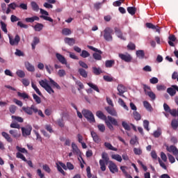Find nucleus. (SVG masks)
Wrapping results in <instances>:
<instances>
[{
  "mask_svg": "<svg viewBox=\"0 0 178 178\" xmlns=\"http://www.w3.org/2000/svg\"><path fill=\"white\" fill-rule=\"evenodd\" d=\"M102 159L99 160L100 169L102 172H105L106 170V165H108L111 161H109V157L108 156V154L103 152L102 154Z\"/></svg>",
  "mask_w": 178,
  "mask_h": 178,
  "instance_id": "obj_1",
  "label": "nucleus"
},
{
  "mask_svg": "<svg viewBox=\"0 0 178 178\" xmlns=\"http://www.w3.org/2000/svg\"><path fill=\"white\" fill-rule=\"evenodd\" d=\"M82 115L84 118L87 119L88 122L90 123H95V118H94V114L90 110L83 109L82 111Z\"/></svg>",
  "mask_w": 178,
  "mask_h": 178,
  "instance_id": "obj_2",
  "label": "nucleus"
},
{
  "mask_svg": "<svg viewBox=\"0 0 178 178\" xmlns=\"http://www.w3.org/2000/svg\"><path fill=\"white\" fill-rule=\"evenodd\" d=\"M88 48L92 51H94L95 52H97L93 54V58L95 59V60H102V56H101V55H102V51L101 50H99L98 49L90 45H88Z\"/></svg>",
  "mask_w": 178,
  "mask_h": 178,
  "instance_id": "obj_3",
  "label": "nucleus"
},
{
  "mask_svg": "<svg viewBox=\"0 0 178 178\" xmlns=\"http://www.w3.org/2000/svg\"><path fill=\"white\" fill-rule=\"evenodd\" d=\"M104 38L106 41H112L113 38L112 37V33H113V29L110 27H106L104 31Z\"/></svg>",
  "mask_w": 178,
  "mask_h": 178,
  "instance_id": "obj_4",
  "label": "nucleus"
},
{
  "mask_svg": "<svg viewBox=\"0 0 178 178\" xmlns=\"http://www.w3.org/2000/svg\"><path fill=\"white\" fill-rule=\"evenodd\" d=\"M39 84L40 86H41V87H42V88H44V90H46L49 92V94H54L55 92V91H54V89H52L51 86L48 84V82H47V81L41 80L40 81H39Z\"/></svg>",
  "mask_w": 178,
  "mask_h": 178,
  "instance_id": "obj_5",
  "label": "nucleus"
},
{
  "mask_svg": "<svg viewBox=\"0 0 178 178\" xmlns=\"http://www.w3.org/2000/svg\"><path fill=\"white\" fill-rule=\"evenodd\" d=\"M40 10L42 15L40 16V19H43L44 20H47V22H54V19H52V18H51L50 17H48L49 16V13H48L47 10L42 8H40Z\"/></svg>",
  "mask_w": 178,
  "mask_h": 178,
  "instance_id": "obj_6",
  "label": "nucleus"
},
{
  "mask_svg": "<svg viewBox=\"0 0 178 178\" xmlns=\"http://www.w3.org/2000/svg\"><path fill=\"white\" fill-rule=\"evenodd\" d=\"M22 110H24V113H27V115H33V111L34 113L38 112V108L34 105H32L31 107H22Z\"/></svg>",
  "mask_w": 178,
  "mask_h": 178,
  "instance_id": "obj_7",
  "label": "nucleus"
},
{
  "mask_svg": "<svg viewBox=\"0 0 178 178\" xmlns=\"http://www.w3.org/2000/svg\"><path fill=\"white\" fill-rule=\"evenodd\" d=\"M31 130H33V127H31L30 125H28L26 127H22L23 137H27V136H30L31 134Z\"/></svg>",
  "mask_w": 178,
  "mask_h": 178,
  "instance_id": "obj_8",
  "label": "nucleus"
},
{
  "mask_svg": "<svg viewBox=\"0 0 178 178\" xmlns=\"http://www.w3.org/2000/svg\"><path fill=\"white\" fill-rule=\"evenodd\" d=\"M165 147H166V150L168 152H172L173 154V155H175V156H177V155H178V149H177V147H176V146L170 145L169 147V145H165Z\"/></svg>",
  "mask_w": 178,
  "mask_h": 178,
  "instance_id": "obj_9",
  "label": "nucleus"
},
{
  "mask_svg": "<svg viewBox=\"0 0 178 178\" xmlns=\"http://www.w3.org/2000/svg\"><path fill=\"white\" fill-rule=\"evenodd\" d=\"M8 37L10 45H19V42H20V36L19 35H16L14 40L9 35Z\"/></svg>",
  "mask_w": 178,
  "mask_h": 178,
  "instance_id": "obj_10",
  "label": "nucleus"
},
{
  "mask_svg": "<svg viewBox=\"0 0 178 178\" xmlns=\"http://www.w3.org/2000/svg\"><path fill=\"white\" fill-rule=\"evenodd\" d=\"M119 56L122 60H124V62H127V63L131 62V60L133 59L131 56L129 54H120Z\"/></svg>",
  "mask_w": 178,
  "mask_h": 178,
  "instance_id": "obj_11",
  "label": "nucleus"
},
{
  "mask_svg": "<svg viewBox=\"0 0 178 178\" xmlns=\"http://www.w3.org/2000/svg\"><path fill=\"white\" fill-rule=\"evenodd\" d=\"M117 90L118 91V95L124 97V95L123 94L126 92V88L123 85L120 84L118 85Z\"/></svg>",
  "mask_w": 178,
  "mask_h": 178,
  "instance_id": "obj_12",
  "label": "nucleus"
},
{
  "mask_svg": "<svg viewBox=\"0 0 178 178\" xmlns=\"http://www.w3.org/2000/svg\"><path fill=\"white\" fill-rule=\"evenodd\" d=\"M115 33L117 37H118V38H120V40H122V41H126V37L123 35V33H122V31H120L119 28L118 27L115 28Z\"/></svg>",
  "mask_w": 178,
  "mask_h": 178,
  "instance_id": "obj_13",
  "label": "nucleus"
},
{
  "mask_svg": "<svg viewBox=\"0 0 178 178\" xmlns=\"http://www.w3.org/2000/svg\"><path fill=\"white\" fill-rule=\"evenodd\" d=\"M108 168L110 170V172H111V173H115V172H118V166L112 161H109Z\"/></svg>",
  "mask_w": 178,
  "mask_h": 178,
  "instance_id": "obj_14",
  "label": "nucleus"
},
{
  "mask_svg": "<svg viewBox=\"0 0 178 178\" xmlns=\"http://www.w3.org/2000/svg\"><path fill=\"white\" fill-rule=\"evenodd\" d=\"M56 57L60 63H62L63 65H67V61H66V58H65V56H62V54L56 53Z\"/></svg>",
  "mask_w": 178,
  "mask_h": 178,
  "instance_id": "obj_15",
  "label": "nucleus"
},
{
  "mask_svg": "<svg viewBox=\"0 0 178 178\" xmlns=\"http://www.w3.org/2000/svg\"><path fill=\"white\" fill-rule=\"evenodd\" d=\"M105 109L106 112L109 113V115H111V116H118V113L116 111L109 106L105 107Z\"/></svg>",
  "mask_w": 178,
  "mask_h": 178,
  "instance_id": "obj_16",
  "label": "nucleus"
},
{
  "mask_svg": "<svg viewBox=\"0 0 178 178\" xmlns=\"http://www.w3.org/2000/svg\"><path fill=\"white\" fill-rule=\"evenodd\" d=\"M38 20H40V17L38 16H33L25 19V22H26V23H34V22H38Z\"/></svg>",
  "mask_w": 178,
  "mask_h": 178,
  "instance_id": "obj_17",
  "label": "nucleus"
},
{
  "mask_svg": "<svg viewBox=\"0 0 178 178\" xmlns=\"http://www.w3.org/2000/svg\"><path fill=\"white\" fill-rule=\"evenodd\" d=\"M72 148L73 154H75L76 155H80V154H81L80 149H79V147H77L76 143H72Z\"/></svg>",
  "mask_w": 178,
  "mask_h": 178,
  "instance_id": "obj_18",
  "label": "nucleus"
},
{
  "mask_svg": "<svg viewBox=\"0 0 178 178\" xmlns=\"http://www.w3.org/2000/svg\"><path fill=\"white\" fill-rule=\"evenodd\" d=\"M78 73H79L80 76L84 79H87V77H88V73L83 68H79L78 70Z\"/></svg>",
  "mask_w": 178,
  "mask_h": 178,
  "instance_id": "obj_19",
  "label": "nucleus"
},
{
  "mask_svg": "<svg viewBox=\"0 0 178 178\" xmlns=\"http://www.w3.org/2000/svg\"><path fill=\"white\" fill-rule=\"evenodd\" d=\"M10 134L13 136L15 138H17V137H20V131L19 130H15L12 129L9 131Z\"/></svg>",
  "mask_w": 178,
  "mask_h": 178,
  "instance_id": "obj_20",
  "label": "nucleus"
},
{
  "mask_svg": "<svg viewBox=\"0 0 178 178\" xmlns=\"http://www.w3.org/2000/svg\"><path fill=\"white\" fill-rule=\"evenodd\" d=\"M64 41L68 45H74L76 44V40L72 38H65Z\"/></svg>",
  "mask_w": 178,
  "mask_h": 178,
  "instance_id": "obj_21",
  "label": "nucleus"
},
{
  "mask_svg": "<svg viewBox=\"0 0 178 178\" xmlns=\"http://www.w3.org/2000/svg\"><path fill=\"white\" fill-rule=\"evenodd\" d=\"M92 72L95 76H99L101 73H102V70H101L100 67H92Z\"/></svg>",
  "mask_w": 178,
  "mask_h": 178,
  "instance_id": "obj_22",
  "label": "nucleus"
},
{
  "mask_svg": "<svg viewBox=\"0 0 178 178\" xmlns=\"http://www.w3.org/2000/svg\"><path fill=\"white\" fill-rule=\"evenodd\" d=\"M25 67L28 72H34L35 70L33 65L29 62L25 63Z\"/></svg>",
  "mask_w": 178,
  "mask_h": 178,
  "instance_id": "obj_23",
  "label": "nucleus"
},
{
  "mask_svg": "<svg viewBox=\"0 0 178 178\" xmlns=\"http://www.w3.org/2000/svg\"><path fill=\"white\" fill-rule=\"evenodd\" d=\"M136 56L137 58H139V59H144L145 57V53H144V50L136 51Z\"/></svg>",
  "mask_w": 178,
  "mask_h": 178,
  "instance_id": "obj_24",
  "label": "nucleus"
},
{
  "mask_svg": "<svg viewBox=\"0 0 178 178\" xmlns=\"http://www.w3.org/2000/svg\"><path fill=\"white\" fill-rule=\"evenodd\" d=\"M91 136H92L95 143H98L101 141V139L99 138V136H98V135L95 131H91Z\"/></svg>",
  "mask_w": 178,
  "mask_h": 178,
  "instance_id": "obj_25",
  "label": "nucleus"
},
{
  "mask_svg": "<svg viewBox=\"0 0 178 178\" xmlns=\"http://www.w3.org/2000/svg\"><path fill=\"white\" fill-rule=\"evenodd\" d=\"M127 10L129 13V15H131V16H134V15H136V12H137V8H136V7H128L127 8Z\"/></svg>",
  "mask_w": 178,
  "mask_h": 178,
  "instance_id": "obj_26",
  "label": "nucleus"
},
{
  "mask_svg": "<svg viewBox=\"0 0 178 178\" xmlns=\"http://www.w3.org/2000/svg\"><path fill=\"white\" fill-rule=\"evenodd\" d=\"M96 115L97 116V118L102 119V120H106V115H105L104 113H102V111H97Z\"/></svg>",
  "mask_w": 178,
  "mask_h": 178,
  "instance_id": "obj_27",
  "label": "nucleus"
},
{
  "mask_svg": "<svg viewBox=\"0 0 178 178\" xmlns=\"http://www.w3.org/2000/svg\"><path fill=\"white\" fill-rule=\"evenodd\" d=\"M31 6L33 10H34V12H38L40 10V7L38 6V4H37L35 1H32L31 3Z\"/></svg>",
  "mask_w": 178,
  "mask_h": 178,
  "instance_id": "obj_28",
  "label": "nucleus"
},
{
  "mask_svg": "<svg viewBox=\"0 0 178 178\" xmlns=\"http://www.w3.org/2000/svg\"><path fill=\"white\" fill-rule=\"evenodd\" d=\"M1 136H3V137H4V138H6V140H7L8 143H12V141H13V139L10 138V136L9 135V134L6 132H2Z\"/></svg>",
  "mask_w": 178,
  "mask_h": 178,
  "instance_id": "obj_29",
  "label": "nucleus"
},
{
  "mask_svg": "<svg viewBox=\"0 0 178 178\" xmlns=\"http://www.w3.org/2000/svg\"><path fill=\"white\" fill-rule=\"evenodd\" d=\"M49 83L51 84V86H52V87H55L56 88H57V90H60V86L58 84V83L55 82V81H54V79L49 78Z\"/></svg>",
  "mask_w": 178,
  "mask_h": 178,
  "instance_id": "obj_30",
  "label": "nucleus"
},
{
  "mask_svg": "<svg viewBox=\"0 0 178 178\" xmlns=\"http://www.w3.org/2000/svg\"><path fill=\"white\" fill-rule=\"evenodd\" d=\"M167 92L171 96L174 97V95H176V90L173 88V87L168 88L167 89Z\"/></svg>",
  "mask_w": 178,
  "mask_h": 178,
  "instance_id": "obj_31",
  "label": "nucleus"
},
{
  "mask_svg": "<svg viewBox=\"0 0 178 178\" xmlns=\"http://www.w3.org/2000/svg\"><path fill=\"white\" fill-rule=\"evenodd\" d=\"M37 44H40V38L35 37L31 44L32 49H35V45H37Z\"/></svg>",
  "mask_w": 178,
  "mask_h": 178,
  "instance_id": "obj_32",
  "label": "nucleus"
},
{
  "mask_svg": "<svg viewBox=\"0 0 178 178\" xmlns=\"http://www.w3.org/2000/svg\"><path fill=\"white\" fill-rule=\"evenodd\" d=\"M108 121L110 122V123H111L112 124H113V126H118V121L116 120V119L111 117V116H108Z\"/></svg>",
  "mask_w": 178,
  "mask_h": 178,
  "instance_id": "obj_33",
  "label": "nucleus"
},
{
  "mask_svg": "<svg viewBox=\"0 0 178 178\" xmlns=\"http://www.w3.org/2000/svg\"><path fill=\"white\" fill-rule=\"evenodd\" d=\"M72 34V30L67 29V28H64L62 30V35H70Z\"/></svg>",
  "mask_w": 178,
  "mask_h": 178,
  "instance_id": "obj_34",
  "label": "nucleus"
},
{
  "mask_svg": "<svg viewBox=\"0 0 178 178\" xmlns=\"http://www.w3.org/2000/svg\"><path fill=\"white\" fill-rule=\"evenodd\" d=\"M115 65V60H108L105 63L106 67H112Z\"/></svg>",
  "mask_w": 178,
  "mask_h": 178,
  "instance_id": "obj_35",
  "label": "nucleus"
},
{
  "mask_svg": "<svg viewBox=\"0 0 178 178\" xmlns=\"http://www.w3.org/2000/svg\"><path fill=\"white\" fill-rule=\"evenodd\" d=\"M104 145L106 148H108V149H111V151H118V149L113 147V146H112V145L109 143L106 142Z\"/></svg>",
  "mask_w": 178,
  "mask_h": 178,
  "instance_id": "obj_36",
  "label": "nucleus"
},
{
  "mask_svg": "<svg viewBox=\"0 0 178 178\" xmlns=\"http://www.w3.org/2000/svg\"><path fill=\"white\" fill-rule=\"evenodd\" d=\"M146 27H147L148 29H152L153 30L156 29V31H157V33H159V29H156V26L151 23H146Z\"/></svg>",
  "mask_w": 178,
  "mask_h": 178,
  "instance_id": "obj_37",
  "label": "nucleus"
},
{
  "mask_svg": "<svg viewBox=\"0 0 178 178\" xmlns=\"http://www.w3.org/2000/svg\"><path fill=\"white\" fill-rule=\"evenodd\" d=\"M32 85V88H33V90H35V92H37L40 97H42V93H41V92L40 91V89H38V88H37V86H35V84H34V83H31Z\"/></svg>",
  "mask_w": 178,
  "mask_h": 178,
  "instance_id": "obj_38",
  "label": "nucleus"
},
{
  "mask_svg": "<svg viewBox=\"0 0 178 178\" xmlns=\"http://www.w3.org/2000/svg\"><path fill=\"white\" fill-rule=\"evenodd\" d=\"M162 134V131L159 128L156 131H155L153 134L154 137L155 138H159V136Z\"/></svg>",
  "mask_w": 178,
  "mask_h": 178,
  "instance_id": "obj_39",
  "label": "nucleus"
},
{
  "mask_svg": "<svg viewBox=\"0 0 178 178\" xmlns=\"http://www.w3.org/2000/svg\"><path fill=\"white\" fill-rule=\"evenodd\" d=\"M118 103L120 104V105H121V106H123V108L126 109V111L129 110V107H127V105H126V103H124V101H123V99L120 98L118 100Z\"/></svg>",
  "mask_w": 178,
  "mask_h": 178,
  "instance_id": "obj_40",
  "label": "nucleus"
},
{
  "mask_svg": "<svg viewBox=\"0 0 178 178\" xmlns=\"http://www.w3.org/2000/svg\"><path fill=\"white\" fill-rule=\"evenodd\" d=\"M134 152L135 155H141L143 154V149H141L140 147H134Z\"/></svg>",
  "mask_w": 178,
  "mask_h": 178,
  "instance_id": "obj_41",
  "label": "nucleus"
},
{
  "mask_svg": "<svg viewBox=\"0 0 178 178\" xmlns=\"http://www.w3.org/2000/svg\"><path fill=\"white\" fill-rule=\"evenodd\" d=\"M111 158H113V159H115V161H118V162H122V156L119 154H113L111 156Z\"/></svg>",
  "mask_w": 178,
  "mask_h": 178,
  "instance_id": "obj_42",
  "label": "nucleus"
},
{
  "mask_svg": "<svg viewBox=\"0 0 178 178\" xmlns=\"http://www.w3.org/2000/svg\"><path fill=\"white\" fill-rule=\"evenodd\" d=\"M134 118L135 120H141V115L138 113L137 111L133 112Z\"/></svg>",
  "mask_w": 178,
  "mask_h": 178,
  "instance_id": "obj_43",
  "label": "nucleus"
},
{
  "mask_svg": "<svg viewBox=\"0 0 178 178\" xmlns=\"http://www.w3.org/2000/svg\"><path fill=\"white\" fill-rule=\"evenodd\" d=\"M122 126L125 130H127L128 131H130V130L131 129V128H130V125H129V124H127V122L124 121L122 122Z\"/></svg>",
  "mask_w": 178,
  "mask_h": 178,
  "instance_id": "obj_44",
  "label": "nucleus"
},
{
  "mask_svg": "<svg viewBox=\"0 0 178 178\" xmlns=\"http://www.w3.org/2000/svg\"><path fill=\"white\" fill-rule=\"evenodd\" d=\"M149 120H145L143 121V127H144V129H145L147 131H149Z\"/></svg>",
  "mask_w": 178,
  "mask_h": 178,
  "instance_id": "obj_45",
  "label": "nucleus"
},
{
  "mask_svg": "<svg viewBox=\"0 0 178 178\" xmlns=\"http://www.w3.org/2000/svg\"><path fill=\"white\" fill-rule=\"evenodd\" d=\"M88 86H89L90 88H92V90H95V91H97V92H99V89L98 88V86H97V85H94L93 83H88Z\"/></svg>",
  "mask_w": 178,
  "mask_h": 178,
  "instance_id": "obj_46",
  "label": "nucleus"
},
{
  "mask_svg": "<svg viewBox=\"0 0 178 178\" xmlns=\"http://www.w3.org/2000/svg\"><path fill=\"white\" fill-rule=\"evenodd\" d=\"M143 105L147 111H151V109H152L151 104L147 101L143 102Z\"/></svg>",
  "mask_w": 178,
  "mask_h": 178,
  "instance_id": "obj_47",
  "label": "nucleus"
},
{
  "mask_svg": "<svg viewBox=\"0 0 178 178\" xmlns=\"http://www.w3.org/2000/svg\"><path fill=\"white\" fill-rule=\"evenodd\" d=\"M17 75L18 76V77H20L21 79H23V77H24L26 76V74L24 73V72L23 70H17Z\"/></svg>",
  "mask_w": 178,
  "mask_h": 178,
  "instance_id": "obj_48",
  "label": "nucleus"
},
{
  "mask_svg": "<svg viewBox=\"0 0 178 178\" xmlns=\"http://www.w3.org/2000/svg\"><path fill=\"white\" fill-rule=\"evenodd\" d=\"M17 95L18 97H21L22 98H23L24 99H26V98L27 99H29V95H26V92H17Z\"/></svg>",
  "mask_w": 178,
  "mask_h": 178,
  "instance_id": "obj_49",
  "label": "nucleus"
},
{
  "mask_svg": "<svg viewBox=\"0 0 178 178\" xmlns=\"http://www.w3.org/2000/svg\"><path fill=\"white\" fill-rule=\"evenodd\" d=\"M44 27V25L42 24H37L35 26L34 29L35 31H41L42 30V28Z\"/></svg>",
  "mask_w": 178,
  "mask_h": 178,
  "instance_id": "obj_50",
  "label": "nucleus"
},
{
  "mask_svg": "<svg viewBox=\"0 0 178 178\" xmlns=\"http://www.w3.org/2000/svg\"><path fill=\"white\" fill-rule=\"evenodd\" d=\"M145 94H147V95H148V97H149L151 99H155V98L156 97L155 93H154L152 91L146 92Z\"/></svg>",
  "mask_w": 178,
  "mask_h": 178,
  "instance_id": "obj_51",
  "label": "nucleus"
},
{
  "mask_svg": "<svg viewBox=\"0 0 178 178\" xmlns=\"http://www.w3.org/2000/svg\"><path fill=\"white\" fill-rule=\"evenodd\" d=\"M33 99H35L37 104H41V98L38 97V95H37L36 94H33Z\"/></svg>",
  "mask_w": 178,
  "mask_h": 178,
  "instance_id": "obj_52",
  "label": "nucleus"
},
{
  "mask_svg": "<svg viewBox=\"0 0 178 178\" xmlns=\"http://www.w3.org/2000/svg\"><path fill=\"white\" fill-rule=\"evenodd\" d=\"M127 48L131 51H134V49H136V44L133 42H129L127 45Z\"/></svg>",
  "mask_w": 178,
  "mask_h": 178,
  "instance_id": "obj_53",
  "label": "nucleus"
},
{
  "mask_svg": "<svg viewBox=\"0 0 178 178\" xmlns=\"http://www.w3.org/2000/svg\"><path fill=\"white\" fill-rule=\"evenodd\" d=\"M45 69L47 70V72H48L49 74H51V71L54 70V67L52 66H51V65H45Z\"/></svg>",
  "mask_w": 178,
  "mask_h": 178,
  "instance_id": "obj_54",
  "label": "nucleus"
},
{
  "mask_svg": "<svg viewBox=\"0 0 178 178\" xmlns=\"http://www.w3.org/2000/svg\"><path fill=\"white\" fill-rule=\"evenodd\" d=\"M79 66H81L83 69H88V65L82 60L79 61Z\"/></svg>",
  "mask_w": 178,
  "mask_h": 178,
  "instance_id": "obj_55",
  "label": "nucleus"
},
{
  "mask_svg": "<svg viewBox=\"0 0 178 178\" xmlns=\"http://www.w3.org/2000/svg\"><path fill=\"white\" fill-rule=\"evenodd\" d=\"M81 56L82 58H88V56H90V53L86 50H83L82 53L81 54Z\"/></svg>",
  "mask_w": 178,
  "mask_h": 178,
  "instance_id": "obj_56",
  "label": "nucleus"
},
{
  "mask_svg": "<svg viewBox=\"0 0 178 178\" xmlns=\"http://www.w3.org/2000/svg\"><path fill=\"white\" fill-rule=\"evenodd\" d=\"M16 109H17V107L15 105H11L9 107V111L10 112V113H15L16 112Z\"/></svg>",
  "mask_w": 178,
  "mask_h": 178,
  "instance_id": "obj_57",
  "label": "nucleus"
},
{
  "mask_svg": "<svg viewBox=\"0 0 178 178\" xmlns=\"http://www.w3.org/2000/svg\"><path fill=\"white\" fill-rule=\"evenodd\" d=\"M12 119H14L15 120H17V122H19V123H23V119L22 117H17L16 115H12Z\"/></svg>",
  "mask_w": 178,
  "mask_h": 178,
  "instance_id": "obj_58",
  "label": "nucleus"
},
{
  "mask_svg": "<svg viewBox=\"0 0 178 178\" xmlns=\"http://www.w3.org/2000/svg\"><path fill=\"white\" fill-rule=\"evenodd\" d=\"M17 158H19L20 159H22L24 161H27V159H26V157H24V155H23L20 152L17 153Z\"/></svg>",
  "mask_w": 178,
  "mask_h": 178,
  "instance_id": "obj_59",
  "label": "nucleus"
},
{
  "mask_svg": "<svg viewBox=\"0 0 178 178\" xmlns=\"http://www.w3.org/2000/svg\"><path fill=\"white\" fill-rule=\"evenodd\" d=\"M15 55H16V56H24V53H23V51H20L19 49H17Z\"/></svg>",
  "mask_w": 178,
  "mask_h": 178,
  "instance_id": "obj_60",
  "label": "nucleus"
},
{
  "mask_svg": "<svg viewBox=\"0 0 178 178\" xmlns=\"http://www.w3.org/2000/svg\"><path fill=\"white\" fill-rule=\"evenodd\" d=\"M169 113H170V115H172V116H174V117L177 116V114H178V108H177V111H176V109L170 110V111H169Z\"/></svg>",
  "mask_w": 178,
  "mask_h": 178,
  "instance_id": "obj_61",
  "label": "nucleus"
},
{
  "mask_svg": "<svg viewBox=\"0 0 178 178\" xmlns=\"http://www.w3.org/2000/svg\"><path fill=\"white\" fill-rule=\"evenodd\" d=\"M97 127L99 131H102V133H104V131H105V125H104L103 124H98Z\"/></svg>",
  "mask_w": 178,
  "mask_h": 178,
  "instance_id": "obj_62",
  "label": "nucleus"
},
{
  "mask_svg": "<svg viewBox=\"0 0 178 178\" xmlns=\"http://www.w3.org/2000/svg\"><path fill=\"white\" fill-rule=\"evenodd\" d=\"M42 168H43V170H45V172H47V173H51V168L47 164L43 165Z\"/></svg>",
  "mask_w": 178,
  "mask_h": 178,
  "instance_id": "obj_63",
  "label": "nucleus"
},
{
  "mask_svg": "<svg viewBox=\"0 0 178 178\" xmlns=\"http://www.w3.org/2000/svg\"><path fill=\"white\" fill-rule=\"evenodd\" d=\"M158 81H159L158 80V78H156V77H153L149 79V82L151 83V84H157Z\"/></svg>",
  "mask_w": 178,
  "mask_h": 178,
  "instance_id": "obj_64",
  "label": "nucleus"
}]
</instances>
